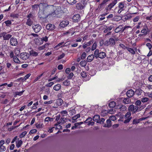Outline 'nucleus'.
Segmentation results:
<instances>
[{"label": "nucleus", "instance_id": "f257e3e1", "mask_svg": "<svg viewBox=\"0 0 152 152\" xmlns=\"http://www.w3.org/2000/svg\"><path fill=\"white\" fill-rule=\"evenodd\" d=\"M42 10H39V16L40 18H43L45 16H54L53 12L55 10V6L53 5H48V4L44 2Z\"/></svg>", "mask_w": 152, "mask_h": 152}, {"label": "nucleus", "instance_id": "f03ea898", "mask_svg": "<svg viewBox=\"0 0 152 152\" xmlns=\"http://www.w3.org/2000/svg\"><path fill=\"white\" fill-rule=\"evenodd\" d=\"M94 54L96 58L98 57L100 58H104L106 56V53L103 52H99V51L98 49H96L94 52Z\"/></svg>", "mask_w": 152, "mask_h": 152}, {"label": "nucleus", "instance_id": "7ed1b4c3", "mask_svg": "<svg viewBox=\"0 0 152 152\" xmlns=\"http://www.w3.org/2000/svg\"><path fill=\"white\" fill-rule=\"evenodd\" d=\"M138 109V107L137 106H134L132 104L129 107L128 110L130 112H132V113H134L139 111Z\"/></svg>", "mask_w": 152, "mask_h": 152}, {"label": "nucleus", "instance_id": "20e7f679", "mask_svg": "<svg viewBox=\"0 0 152 152\" xmlns=\"http://www.w3.org/2000/svg\"><path fill=\"white\" fill-rule=\"evenodd\" d=\"M12 35L10 34H7L6 32H4L1 34L0 37H2L4 40H9L12 37Z\"/></svg>", "mask_w": 152, "mask_h": 152}, {"label": "nucleus", "instance_id": "39448f33", "mask_svg": "<svg viewBox=\"0 0 152 152\" xmlns=\"http://www.w3.org/2000/svg\"><path fill=\"white\" fill-rule=\"evenodd\" d=\"M44 1H42L39 4H35L32 6L31 7L34 10H37L38 8H39V10H42L41 8L43 7V5H45L46 4H44Z\"/></svg>", "mask_w": 152, "mask_h": 152}, {"label": "nucleus", "instance_id": "423d86ee", "mask_svg": "<svg viewBox=\"0 0 152 152\" xmlns=\"http://www.w3.org/2000/svg\"><path fill=\"white\" fill-rule=\"evenodd\" d=\"M32 27L34 32L36 33L39 32L42 29L41 26L38 24L33 25Z\"/></svg>", "mask_w": 152, "mask_h": 152}, {"label": "nucleus", "instance_id": "0eeeda50", "mask_svg": "<svg viewBox=\"0 0 152 152\" xmlns=\"http://www.w3.org/2000/svg\"><path fill=\"white\" fill-rule=\"evenodd\" d=\"M131 113L129 111L127 112L125 115V118L126 120L124 121V123L126 124L129 123L132 119L131 117Z\"/></svg>", "mask_w": 152, "mask_h": 152}, {"label": "nucleus", "instance_id": "6e6552de", "mask_svg": "<svg viewBox=\"0 0 152 152\" xmlns=\"http://www.w3.org/2000/svg\"><path fill=\"white\" fill-rule=\"evenodd\" d=\"M62 12V10H61V7H55V10H54L53 12L54 14L53 17H55L56 15H58L60 13H61Z\"/></svg>", "mask_w": 152, "mask_h": 152}, {"label": "nucleus", "instance_id": "1a4fd4ad", "mask_svg": "<svg viewBox=\"0 0 152 152\" xmlns=\"http://www.w3.org/2000/svg\"><path fill=\"white\" fill-rule=\"evenodd\" d=\"M29 54L27 53H22L20 54V57L22 59L26 60L29 58Z\"/></svg>", "mask_w": 152, "mask_h": 152}, {"label": "nucleus", "instance_id": "9d476101", "mask_svg": "<svg viewBox=\"0 0 152 152\" xmlns=\"http://www.w3.org/2000/svg\"><path fill=\"white\" fill-rule=\"evenodd\" d=\"M10 42L11 45L12 46H16L18 44L17 39L14 37H12L10 39Z\"/></svg>", "mask_w": 152, "mask_h": 152}, {"label": "nucleus", "instance_id": "9b49d317", "mask_svg": "<svg viewBox=\"0 0 152 152\" xmlns=\"http://www.w3.org/2000/svg\"><path fill=\"white\" fill-rule=\"evenodd\" d=\"M63 102V101L61 99H57L55 102V104L57 106H53V107L55 108H56L57 107V106H60L61 105Z\"/></svg>", "mask_w": 152, "mask_h": 152}, {"label": "nucleus", "instance_id": "f8f14e48", "mask_svg": "<svg viewBox=\"0 0 152 152\" xmlns=\"http://www.w3.org/2000/svg\"><path fill=\"white\" fill-rule=\"evenodd\" d=\"M69 24L68 21L67 20H63L60 23L59 26L61 27L64 28L66 26Z\"/></svg>", "mask_w": 152, "mask_h": 152}, {"label": "nucleus", "instance_id": "ddd939ff", "mask_svg": "<svg viewBox=\"0 0 152 152\" xmlns=\"http://www.w3.org/2000/svg\"><path fill=\"white\" fill-rule=\"evenodd\" d=\"M134 94V91L132 89L128 90L126 92V95L129 98L132 97Z\"/></svg>", "mask_w": 152, "mask_h": 152}, {"label": "nucleus", "instance_id": "4468645a", "mask_svg": "<svg viewBox=\"0 0 152 152\" xmlns=\"http://www.w3.org/2000/svg\"><path fill=\"white\" fill-rule=\"evenodd\" d=\"M116 1H113L110 4L108 7L106 8L107 10H111V9L117 3Z\"/></svg>", "mask_w": 152, "mask_h": 152}, {"label": "nucleus", "instance_id": "2eb2a0df", "mask_svg": "<svg viewBox=\"0 0 152 152\" xmlns=\"http://www.w3.org/2000/svg\"><path fill=\"white\" fill-rule=\"evenodd\" d=\"M54 25L51 24H48L46 26V29L49 30H53L55 28Z\"/></svg>", "mask_w": 152, "mask_h": 152}, {"label": "nucleus", "instance_id": "dca6fc26", "mask_svg": "<svg viewBox=\"0 0 152 152\" xmlns=\"http://www.w3.org/2000/svg\"><path fill=\"white\" fill-rule=\"evenodd\" d=\"M72 19L75 22H78L80 19V15L78 14L75 15L73 16Z\"/></svg>", "mask_w": 152, "mask_h": 152}, {"label": "nucleus", "instance_id": "f3484780", "mask_svg": "<svg viewBox=\"0 0 152 152\" xmlns=\"http://www.w3.org/2000/svg\"><path fill=\"white\" fill-rule=\"evenodd\" d=\"M114 27V25L112 24L109 27H107L106 26V28L105 29L104 31V33H106L108 31L111 30Z\"/></svg>", "mask_w": 152, "mask_h": 152}, {"label": "nucleus", "instance_id": "a211bd4d", "mask_svg": "<svg viewBox=\"0 0 152 152\" xmlns=\"http://www.w3.org/2000/svg\"><path fill=\"white\" fill-rule=\"evenodd\" d=\"M85 4L84 5V6H83L80 3H77L76 5V7L78 10L83 9L85 7Z\"/></svg>", "mask_w": 152, "mask_h": 152}, {"label": "nucleus", "instance_id": "6ab92c4d", "mask_svg": "<svg viewBox=\"0 0 152 152\" xmlns=\"http://www.w3.org/2000/svg\"><path fill=\"white\" fill-rule=\"evenodd\" d=\"M134 49L129 47H127V50L131 54H134L135 53V51L134 50L136 51L137 50V49L136 48H134Z\"/></svg>", "mask_w": 152, "mask_h": 152}, {"label": "nucleus", "instance_id": "aec40b11", "mask_svg": "<svg viewBox=\"0 0 152 152\" xmlns=\"http://www.w3.org/2000/svg\"><path fill=\"white\" fill-rule=\"evenodd\" d=\"M94 55H91L88 56L87 59V61L88 62H91L94 59Z\"/></svg>", "mask_w": 152, "mask_h": 152}, {"label": "nucleus", "instance_id": "412c9836", "mask_svg": "<svg viewBox=\"0 0 152 152\" xmlns=\"http://www.w3.org/2000/svg\"><path fill=\"white\" fill-rule=\"evenodd\" d=\"M99 119L100 116L98 115H94L93 118V120L95 121H96L97 123H99Z\"/></svg>", "mask_w": 152, "mask_h": 152}, {"label": "nucleus", "instance_id": "4be33fe9", "mask_svg": "<svg viewBox=\"0 0 152 152\" xmlns=\"http://www.w3.org/2000/svg\"><path fill=\"white\" fill-rule=\"evenodd\" d=\"M124 2H120L119 3V5L118 7L119 9H120L122 10H124Z\"/></svg>", "mask_w": 152, "mask_h": 152}, {"label": "nucleus", "instance_id": "5701e85b", "mask_svg": "<svg viewBox=\"0 0 152 152\" xmlns=\"http://www.w3.org/2000/svg\"><path fill=\"white\" fill-rule=\"evenodd\" d=\"M123 29V26L122 25H119L118 27H117L115 30V33H118L121 31L122 29Z\"/></svg>", "mask_w": 152, "mask_h": 152}, {"label": "nucleus", "instance_id": "b1692460", "mask_svg": "<svg viewBox=\"0 0 152 152\" xmlns=\"http://www.w3.org/2000/svg\"><path fill=\"white\" fill-rule=\"evenodd\" d=\"M131 102V100L128 98H125L123 100V102L125 104H129Z\"/></svg>", "mask_w": 152, "mask_h": 152}, {"label": "nucleus", "instance_id": "393cba45", "mask_svg": "<svg viewBox=\"0 0 152 152\" xmlns=\"http://www.w3.org/2000/svg\"><path fill=\"white\" fill-rule=\"evenodd\" d=\"M61 88V86L60 84L55 85L53 87V89L56 91L59 90Z\"/></svg>", "mask_w": 152, "mask_h": 152}, {"label": "nucleus", "instance_id": "a878e982", "mask_svg": "<svg viewBox=\"0 0 152 152\" xmlns=\"http://www.w3.org/2000/svg\"><path fill=\"white\" fill-rule=\"evenodd\" d=\"M111 121L110 119H108L106 121V123H107V124H105L104 126V127H110L111 126Z\"/></svg>", "mask_w": 152, "mask_h": 152}, {"label": "nucleus", "instance_id": "bb28decb", "mask_svg": "<svg viewBox=\"0 0 152 152\" xmlns=\"http://www.w3.org/2000/svg\"><path fill=\"white\" fill-rule=\"evenodd\" d=\"M110 43L111 46H113L115 44V41L114 39L111 38L109 39Z\"/></svg>", "mask_w": 152, "mask_h": 152}, {"label": "nucleus", "instance_id": "cd10ccee", "mask_svg": "<svg viewBox=\"0 0 152 152\" xmlns=\"http://www.w3.org/2000/svg\"><path fill=\"white\" fill-rule=\"evenodd\" d=\"M13 20H7L4 22V23L6 24V26H9L13 22Z\"/></svg>", "mask_w": 152, "mask_h": 152}, {"label": "nucleus", "instance_id": "c85d7f7f", "mask_svg": "<svg viewBox=\"0 0 152 152\" xmlns=\"http://www.w3.org/2000/svg\"><path fill=\"white\" fill-rule=\"evenodd\" d=\"M30 55L32 56H36L38 55V53L34 51L33 50H31L30 51Z\"/></svg>", "mask_w": 152, "mask_h": 152}, {"label": "nucleus", "instance_id": "c756f323", "mask_svg": "<svg viewBox=\"0 0 152 152\" xmlns=\"http://www.w3.org/2000/svg\"><path fill=\"white\" fill-rule=\"evenodd\" d=\"M18 141L17 142H16V146L18 148H19L22 144L23 142L21 140H19V139H17Z\"/></svg>", "mask_w": 152, "mask_h": 152}, {"label": "nucleus", "instance_id": "7c9ffc66", "mask_svg": "<svg viewBox=\"0 0 152 152\" xmlns=\"http://www.w3.org/2000/svg\"><path fill=\"white\" fill-rule=\"evenodd\" d=\"M122 18V17L120 16H115L113 18V20L116 21H118L121 20Z\"/></svg>", "mask_w": 152, "mask_h": 152}, {"label": "nucleus", "instance_id": "2f4dec72", "mask_svg": "<svg viewBox=\"0 0 152 152\" xmlns=\"http://www.w3.org/2000/svg\"><path fill=\"white\" fill-rule=\"evenodd\" d=\"M147 29H148L147 26H146L145 28H143L141 31V32L144 34V35H146L148 34V31Z\"/></svg>", "mask_w": 152, "mask_h": 152}, {"label": "nucleus", "instance_id": "473e14b6", "mask_svg": "<svg viewBox=\"0 0 152 152\" xmlns=\"http://www.w3.org/2000/svg\"><path fill=\"white\" fill-rule=\"evenodd\" d=\"M33 23V22L32 21V19L29 18L28 19L26 23V25H28L29 26H31L32 24Z\"/></svg>", "mask_w": 152, "mask_h": 152}, {"label": "nucleus", "instance_id": "72a5a7b5", "mask_svg": "<svg viewBox=\"0 0 152 152\" xmlns=\"http://www.w3.org/2000/svg\"><path fill=\"white\" fill-rule=\"evenodd\" d=\"M116 104V103L115 102H112L109 104L108 106L110 108H113L115 106Z\"/></svg>", "mask_w": 152, "mask_h": 152}, {"label": "nucleus", "instance_id": "f704fd0d", "mask_svg": "<svg viewBox=\"0 0 152 152\" xmlns=\"http://www.w3.org/2000/svg\"><path fill=\"white\" fill-rule=\"evenodd\" d=\"M80 75L83 78H85L87 76L88 73L86 72L83 71L80 73Z\"/></svg>", "mask_w": 152, "mask_h": 152}, {"label": "nucleus", "instance_id": "c9c22d12", "mask_svg": "<svg viewBox=\"0 0 152 152\" xmlns=\"http://www.w3.org/2000/svg\"><path fill=\"white\" fill-rule=\"evenodd\" d=\"M67 2L69 4L73 5L75 4L77 1L76 0H66Z\"/></svg>", "mask_w": 152, "mask_h": 152}, {"label": "nucleus", "instance_id": "e433bc0d", "mask_svg": "<svg viewBox=\"0 0 152 152\" xmlns=\"http://www.w3.org/2000/svg\"><path fill=\"white\" fill-rule=\"evenodd\" d=\"M35 126L37 129L42 128L43 126V124L42 123H37L35 124Z\"/></svg>", "mask_w": 152, "mask_h": 152}, {"label": "nucleus", "instance_id": "4c0bfd02", "mask_svg": "<svg viewBox=\"0 0 152 152\" xmlns=\"http://www.w3.org/2000/svg\"><path fill=\"white\" fill-rule=\"evenodd\" d=\"M97 47V45L96 42H94L92 46L91 50L92 51L94 50H95L96 48Z\"/></svg>", "mask_w": 152, "mask_h": 152}, {"label": "nucleus", "instance_id": "58836bf2", "mask_svg": "<svg viewBox=\"0 0 152 152\" xmlns=\"http://www.w3.org/2000/svg\"><path fill=\"white\" fill-rule=\"evenodd\" d=\"M53 118H51L49 117H46L44 120L45 122H48L49 121H53Z\"/></svg>", "mask_w": 152, "mask_h": 152}, {"label": "nucleus", "instance_id": "ea45409f", "mask_svg": "<svg viewBox=\"0 0 152 152\" xmlns=\"http://www.w3.org/2000/svg\"><path fill=\"white\" fill-rule=\"evenodd\" d=\"M13 60L16 63H20V61L16 56H15L13 58Z\"/></svg>", "mask_w": 152, "mask_h": 152}, {"label": "nucleus", "instance_id": "a19ab883", "mask_svg": "<svg viewBox=\"0 0 152 152\" xmlns=\"http://www.w3.org/2000/svg\"><path fill=\"white\" fill-rule=\"evenodd\" d=\"M70 84V81L67 80H65L63 83V85L66 86H69Z\"/></svg>", "mask_w": 152, "mask_h": 152}, {"label": "nucleus", "instance_id": "79ce46f5", "mask_svg": "<svg viewBox=\"0 0 152 152\" xmlns=\"http://www.w3.org/2000/svg\"><path fill=\"white\" fill-rule=\"evenodd\" d=\"M66 118H61L60 119V121L58 122V124H63L65 122V120Z\"/></svg>", "mask_w": 152, "mask_h": 152}, {"label": "nucleus", "instance_id": "37998d69", "mask_svg": "<svg viewBox=\"0 0 152 152\" xmlns=\"http://www.w3.org/2000/svg\"><path fill=\"white\" fill-rule=\"evenodd\" d=\"M132 18V16L129 15H126L124 16V19L125 20H129Z\"/></svg>", "mask_w": 152, "mask_h": 152}, {"label": "nucleus", "instance_id": "c03bdc74", "mask_svg": "<svg viewBox=\"0 0 152 152\" xmlns=\"http://www.w3.org/2000/svg\"><path fill=\"white\" fill-rule=\"evenodd\" d=\"M142 92V91H141L140 89H139L136 90L135 93L137 95H139L141 94Z\"/></svg>", "mask_w": 152, "mask_h": 152}, {"label": "nucleus", "instance_id": "a18cd8bd", "mask_svg": "<svg viewBox=\"0 0 152 152\" xmlns=\"http://www.w3.org/2000/svg\"><path fill=\"white\" fill-rule=\"evenodd\" d=\"M44 73V72L38 76L34 80V83L35 82L39 79H40V77L43 75Z\"/></svg>", "mask_w": 152, "mask_h": 152}, {"label": "nucleus", "instance_id": "49530a36", "mask_svg": "<svg viewBox=\"0 0 152 152\" xmlns=\"http://www.w3.org/2000/svg\"><path fill=\"white\" fill-rule=\"evenodd\" d=\"M92 119L91 117L88 118L84 122L85 123H89L92 121Z\"/></svg>", "mask_w": 152, "mask_h": 152}, {"label": "nucleus", "instance_id": "de8ad7c7", "mask_svg": "<svg viewBox=\"0 0 152 152\" xmlns=\"http://www.w3.org/2000/svg\"><path fill=\"white\" fill-rule=\"evenodd\" d=\"M94 42V40L93 39L90 40L88 42H87L86 43V45H88V46H89L92 44Z\"/></svg>", "mask_w": 152, "mask_h": 152}, {"label": "nucleus", "instance_id": "09e8293b", "mask_svg": "<svg viewBox=\"0 0 152 152\" xmlns=\"http://www.w3.org/2000/svg\"><path fill=\"white\" fill-rule=\"evenodd\" d=\"M80 114H77L76 115L73 117H72V119L74 120H75L77 118L80 117Z\"/></svg>", "mask_w": 152, "mask_h": 152}, {"label": "nucleus", "instance_id": "8fccbe9b", "mask_svg": "<svg viewBox=\"0 0 152 152\" xmlns=\"http://www.w3.org/2000/svg\"><path fill=\"white\" fill-rule=\"evenodd\" d=\"M27 134V132L26 131H24L20 135V137L21 138Z\"/></svg>", "mask_w": 152, "mask_h": 152}, {"label": "nucleus", "instance_id": "3c124183", "mask_svg": "<svg viewBox=\"0 0 152 152\" xmlns=\"http://www.w3.org/2000/svg\"><path fill=\"white\" fill-rule=\"evenodd\" d=\"M64 42H60L57 45H56L55 47V48H56L58 47H62L65 46L64 45H63V46H62V45L64 44Z\"/></svg>", "mask_w": 152, "mask_h": 152}, {"label": "nucleus", "instance_id": "603ef678", "mask_svg": "<svg viewBox=\"0 0 152 152\" xmlns=\"http://www.w3.org/2000/svg\"><path fill=\"white\" fill-rule=\"evenodd\" d=\"M149 100V98L147 97H144L142 99L141 101L143 102H147Z\"/></svg>", "mask_w": 152, "mask_h": 152}, {"label": "nucleus", "instance_id": "864d4df0", "mask_svg": "<svg viewBox=\"0 0 152 152\" xmlns=\"http://www.w3.org/2000/svg\"><path fill=\"white\" fill-rule=\"evenodd\" d=\"M135 104L136 105V106H137L138 107V106H140L141 102L140 100H138L136 101Z\"/></svg>", "mask_w": 152, "mask_h": 152}, {"label": "nucleus", "instance_id": "5fc2aeb1", "mask_svg": "<svg viewBox=\"0 0 152 152\" xmlns=\"http://www.w3.org/2000/svg\"><path fill=\"white\" fill-rule=\"evenodd\" d=\"M65 56V54L64 53H62L61 55H60L58 57V59L60 60L62 58H63Z\"/></svg>", "mask_w": 152, "mask_h": 152}, {"label": "nucleus", "instance_id": "6e6d98bb", "mask_svg": "<svg viewBox=\"0 0 152 152\" xmlns=\"http://www.w3.org/2000/svg\"><path fill=\"white\" fill-rule=\"evenodd\" d=\"M6 149V148L4 146H0V151H4Z\"/></svg>", "mask_w": 152, "mask_h": 152}, {"label": "nucleus", "instance_id": "4d7b16f0", "mask_svg": "<svg viewBox=\"0 0 152 152\" xmlns=\"http://www.w3.org/2000/svg\"><path fill=\"white\" fill-rule=\"evenodd\" d=\"M74 76V74L72 72L70 73L67 77L68 79H71Z\"/></svg>", "mask_w": 152, "mask_h": 152}, {"label": "nucleus", "instance_id": "13d9d810", "mask_svg": "<svg viewBox=\"0 0 152 152\" xmlns=\"http://www.w3.org/2000/svg\"><path fill=\"white\" fill-rule=\"evenodd\" d=\"M104 45L106 46H108L109 45H110V41L106 40L105 41L104 43Z\"/></svg>", "mask_w": 152, "mask_h": 152}, {"label": "nucleus", "instance_id": "bf43d9fd", "mask_svg": "<svg viewBox=\"0 0 152 152\" xmlns=\"http://www.w3.org/2000/svg\"><path fill=\"white\" fill-rule=\"evenodd\" d=\"M37 132V130L36 129H34L31 130L29 132V134H32L36 133Z\"/></svg>", "mask_w": 152, "mask_h": 152}, {"label": "nucleus", "instance_id": "052dcab7", "mask_svg": "<svg viewBox=\"0 0 152 152\" xmlns=\"http://www.w3.org/2000/svg\"><path fill=\"white\" fill-rule=\"evenodd\" d=\"M11 16L13 18H18L19 16V15L18 14H13L11 15Z\"/></svg>", "mask_w": 152, "mask_h": 152}, {"label": "nucleus", "instance_id": "680f3d73", "mask_svg": "<svg viewBox=\"0 0 152 152\" xmlns=\"http://www.w3.org/2000/svg\"><path fill=\"white\" fill-rule=\"evenodd\" d=\"M140 121V120H139V119L137 120V119H134L133 120V124H137Z\"/></svg>", "mask_w": 152, "mask_h": 152}, {"label": "nucleus", "instance_id": "e2e57ef3", "mask_svg": "<svg viewBox=\"0 0 152 152\" xmlns=\"http://www.w3.org/2000/svg\"><path fill=\"white\" fill-rule=\"evenodd\" d=\"M119 46L124 49H127L128 47H126L124 45L122 44H120Z\"/></svg>", "mask_w": 152, "mask_h": 152}, {"label": "nucleus", "instance_id": "0e129e2a", "mask_svg": "<svg viewBox=\"0 0 152 152\" xmlns=\"http://www.w3.org/2000/svg\"><path fill=\"white\" fill-rule=\"evenodd\" d=\"M24 91V90L23 91H21L20 92H17L16 93V95H19V96H21L23 94V92Z\"/></svg>", "mask_w": 152, "mask_h": 152}, {"label": "nucleus", "instance_id": "69168bd1", "mask_svg": "<svg viewBox=\"0 0 152 152\" xmlns=\"http://www.w3.org/2000/svg\"><path fill=\"white\" fill-rule=\"evenodd\" d=\"M64 95V93L62 92L59 93L57 95V96L58 98H61Z\"/></svg>", "mask_w": 152, "mask_h": 152}, {"label": "nucleus", "instance_id": "338daca9", "mask_svg": "<svg viewBox=\"0 0 152 152\" xmlns=\"http://www.w3.org/2000/svg\"><path fill=\"white\" fill-rule=\"evenodd\" d=\"M110 120L114 121L116 119V118L114 116H112L110 117Z\"/></svg>", "mask_w": 152, "mask_h": 152}, {"label": "nucleus", "instance_id": "774afa93", "mask_svg": "<svg viewBox=\"0 0 152 152\" xmlns=\"http://www.w3.org/2000/svg\"><path fill=\"white\" fill-rule=\"evenodd\" d=\"M86 55V53L85 52L83 53L81 56V59H84L85 58Z\"/></svg>", "mask_w": 152, "mask_h": 152}]
</instances>
